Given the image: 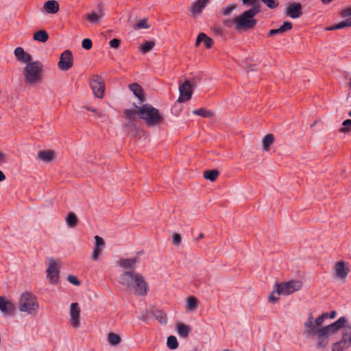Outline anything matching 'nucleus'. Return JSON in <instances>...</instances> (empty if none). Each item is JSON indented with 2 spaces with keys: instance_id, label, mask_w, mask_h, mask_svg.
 <instances>
[{
  "instance_id": "f257e3e1",
  "label": "nucleus",
  "mask_w": 351,
  "mask_h": 351,
  "mask_svg": "<svg viewBox=\"0 0 351 351\" xmlns=\"http://www.w3.org/2000/svg\"><path fill=\"white\" fill-rule=\"evenodd\" d=\"M119 282L128 289L134 290L135 295H145L147 293V282L140 274L125 271L119 276Z\"/></svg>"
},
{
  "instance_id": "f03ea898",
  "label": "nucleus",
  "mask_w": 351,
  "mask_h": 351,
  "mask_svg": "<svg viewBox=\"0 0 351 351\" xmlns=\"http://www.w3.org/2000/svg\"><path fill=\"white\" fill-rule=\"evenodd\" d=\"M244 4L252 5L251 8L243 12L233 20L234 28L237 31L247 30L253 28L256 24L254 16L260 12L258 1H243Z\"/></svg>"
},
{
  "instance_id": "7ed1b4c3",
  "label": "nucleus",
  "mask_w": 351,
  "mask_h": 351,
  "mask_svg": "<svg viewBox=\"0 0 351 351\" xmlns=\"http://www.w3.org/2000/svg\"><path fill=\"white\" fill-rule=\"evenodd\" d=\"M134 106L137 108L136 114L141 119L145 121L147 125L154 127L162 122V115L158 109L154 108L152 105L144 104L141 107L134 105Z\"/></svg>"
},
{
  "instance_id": "20e7f679",
  "label": "nucleus",
  "mask_w": 351,
  "mask_h": 351,
  "mask_svg": "<svg viewBox=\"0 0 351 351\" xmlns=\"http://www.w3.org/2000/svg\"><path fill=\"white\" fill-rule=\"evenodd\" d=\"M18 306L20 311L34 315L38 313L39 304L35 295L24 292L20 296Z\"/></svg>"
},
{
  "instance_id": "39448f33",
  "label": "nucleus",
  "mask_w": 351,
  "mask_h": 351,
  "mask_svg": "<svg viewBox=\"0 0 351 351\" xmlns=\"http://www.w3.org/2000/svg\"><path fill=\"white\" fill-rule=\"evenodd\" d=\"M43 64L39 61L31 62L26 64L23 74L27 84H33L39 82L42 79Z\"/></svg>"
},
{
  "instance_id": "423d86ee",
  "label": "nucleus",
  "mask_w": 351,
  "mask_h": 351,
  "mask_svg": "<svg viewBox=\"0 0 351 351\" xmlns=\"http://www.w3.org/2000/svg\"><path fill=\"white\" fill-rule=\"evenodd\" d=\"M276 287H277V293L278 295H288L300 290L302 287V282L300 280H290L276 284Z\"/></svg>"
},
{
  "instance_id": "0eeeda50",
  "label": "nucleus",
  "mask_w": 351,
  "mask_h": 351,
  "mask_svg": "<svg viewBox=\"0 0 351 351\" xmlns=\"http://www.w3.org/2000/svg\"><path fill=\"white\" fill-rule=\"evenodd\" d=\"M351 346V326H346L343 330L342 339L332 346V351H343Z\"/></svg>"
},
{
  "instance_id": "6e6552de",
  "label": "nucleus",
  "mask_w": 351,
  "mask_h": 351,
  "mask_svg": "<svg viewBox=\"0 0 351 351\" xmlns=\"http://www.w3.org/2000/svg\"><path fill=\"white\" fill-rule=\"evenodd\" d=\"M90 86L95 97L98 98H102L104 97L105 85L101 77L94 75L90 82Z\"/></svg>"
},
{
  "instance_id": "1a4fd4ad",
  "label": "nucleus",
  "mask_w": 351,
  "mask_h": 351,
  "mask_svg": "<svg viewBox=\"0 0 351 351\" xmlns=\"http://www.w3.org/2000/svg\"><path fill=\"white\" fill-rule=\"evenodd\" d=\"M80 305L77 302L72 303L69 307V322L75 328L80 327Z\"/></svg>"
},
{
  "instance_id": "9d476101",
  "label": "nucleus",
  "mask_w": 351,
  "mask_h": 351,
  "mask_svg": "<svg viewBox=\"0 0 351 351\" xmlns=\"http://www.w3.org/2000/svg\"><path fill=\"white\" fill-rule=\"evenodd\" d=\"M73 65V57L71 51L67 49L64 51L60 57L58 63V68L62 71H68Z\"/></svg>"
},
{
  "instance_id": "9b49d317",
  "label": "nucleus",
  "mask_w": 351,
  "mask_h": 351,
  "mask_svg": "<svg viewBox=\"0 0 351 351\" xmlns=\"http://www.w3.org/2000/svg\"><path fill=\"white\" fill-rule=\"evenodd\" d=\"M285 13L291 19H298L302 15V5L297 2L288 3L285 5Z\"/></svg>"
},
{
  "instance_id": "f8f14e48",
  "label": "nucleus",
  "mask_w": 351,
  "mask_h": 351,
  "mask_svg": "<svg viewBox=\"0 0 351 351\" xmlns=\"http://www.w3.org/2000/svg\"><path fill=\"white\" fill-rule=\"evenodd\" d=\"M346 319L344 317H339L336 322L327 326L320 328L321 335H328L330 332H335L341 328L346 327Z\"/></svg>"
},
{
  "instance_id": "ddd939ff",
  "label": "nucleus",
  "mask_w": 351,
  "mask_h": 351,
  "mask_svg": "<svg viewBox=\"0 0 351 351\" xmlns=\"http://www.w3.org/2000/svg\"><path fill=\"white\" fill-rule=\"evenodd\" d=\"M193 88L190 85L189 80H186L179 86L180 97L178 101L184 102L189 100L193 95Z\"/></svg>"
},
{
  "instance_id": "4468645a",
  "label": "nucleus",
  "mask_w": 351,
  "mask_h": 351,
  "mask_svg": "<svg viewBox=\"0 0 351 351\" xmlns=\"http://www.w3.org/2000/svg\"><path fill=\"white\" fill-rule=\"evenodd\" d=\"M47 273V278L51 284H56L58 282L59 279L60 268L53 259L50 260Z\"/></svg>"
},
{
  "instance_id": "2eb2a0df",
  "label": "nucleus",
  "mask_w": 351,
  "mask_h": 351,
  "mask_svg": "<svg viewBox=\"0 0 351 351\" xmlns=\"http://www.w3.org/2000/svg\"><path fill=\"white\" fill-rule=\"evenodd\" d=\"M304 335L306 337H311L317 335L319 334V329L314 323L313 317L312 314H310L308 320L304 324Z\"/></svg>"
},
{
  "instance_id": "dca6fc26",
  "label": "nucleus",
  "mask_w": 351,
  "mask_h": 351,
  "mask_svg": "<svg viewBox=\"0 0 351 351\" xmlns=\"http://www.w3.org/2000/svg\"><path fill=\"white\" fill-rule=\"evenodd\" d=\"M0 311L4 316H10L13 315L15 308L12 302L0 297Z\"/></svg>"
},
{
  "instance_id": "f3484780",
  "label": "nucleus",
  "mask_w": 351,
  "mask_h": 351,
  "mask_svg": "<svg viewBox=\"0 0 351 351\" xmlns=\"http://www.w3.org/2000/svg\"><path fill=\"white\" fill-rule=\"evenodd\" d=\"M16 60L22 63H30L32 60V56L25 52L23 47H18L14 51Z\"/></svg>"
},
{
  "instance_id": "a211bd4d",
  "label": "nucleus",
  "mask_w": 351,
  "mask_h": 351,
  "mask_svg": "<svg viewBox=\"0 0 351 351\" xmlns=\"http://www.w3.org/2000/svg\"><path fill=\"white\" fill-rule=\"evenodd\" d=\"M104 16L103 5L99 4L97 10L93 11L87 15V19L91 23H97Z\"/></svg>"
},
{
  "instance_id": "6ab92c4d",
  "label": "nucleus",
  "mask_w": 351,
  "mask_h": 351,
  "mask_svg": "<svg viewBox=\"0 0 351 351\" xmlns=\"http://www.w3.org/2000/svg\"><path fill=\"white\" fill-rule=\"evenodd\" d=\"M335 272L338 278L344 279L347 276L349 269L346 266L343 261L338 262L335 265Z\"/></svg>"
},
{
  "instance_id": "aec40b11",
  "label": "nucleus",
  "mask_w": 351,
  "mask_h": 351,
  "mask_svg": "<svg viewBox=\"0 0 351 351\" xmlns=\"http://www.w3.org/2000/svg\"><path fill=\"white\" fill-rule=\"evenodd\" d=\"M208 1H195L192 3L190 12L193 16H196L199 14L203 9L206 6Z\"/></svg>"
},
{
  "instance_id": "412c9836",
  "label": "nucleus",
  "mask_w": 351,
  "mask_h": 351,
  "mask_svg": "<svg viewBox=\"0 0 351 351\" xmlns=\"http://www.w3.org/2000/svg\"><path fill=\"white\" fill-rule=\"evenodd\" d=\"M292 28V23L289 21L284 22L283 25L278 29H270L268 35L269 36H274L277 34H282Z\"/></svg>"
},
{
  "instance_id": "4be33fe9",
  "label": "nucleus",
  "mask_w": 351,
  "mask_h": 351,
  "mask_svg": "<svg viewBox=\"0 0 351 351\" xmlns=\"http://www.w3.org/2000/svg\"><path fill=\"white\" fill-rule=\"evenodd\" d=\"M60 9L58 1H46L43 7V10L46 14H55Z\"/></svg>"
},
{
  "instance_id": "5701e85b",
  "label": "nucleus",
  "mask_w": 351,
  "mask_h": 351,
  "mask_svg": "<svg viewBox=\"0 0 351 351\" xmlns=\"http://www.w3.org/2000/svg\"><path fill=\"white\" fill-rule=\"evenodd\" d=\"M138 262V258L134 257L132 258L121 259L119 261L120 267L127 269H134L136 267V264Z\"/></svg>"
},
{
  "instance_id": "b1692460",
  "label": "nucleus",
  "mask_w": 351,
  "mask_h": 351,
  "mask_svg": "<svg viewBox=\"0 0 351 351\" xmlns=\"http://www.w3.org/2000/svg\"><path fill=\"white\" fill-rule=\"evenodd\" d=\"M201 42H203L207 48H210L213 45V40L210 37L207 36L204 33H200L196 40L195 45L198 46Z\"/></svg>"
},
{
  "instance_id": "393cba45",
  "label": "nucleus",
  "mask_w": 351,
  "mask_h": 351,
  "mask_svg": "<svg viewBox=\"0 0 351 351\" xmlns=\"http://www.w3.org/2000/svg\"><path fill=\"white\" fill-rule=\"evenodd\" d=\"M176 329L178 334L183 338H186L191 331L190 327L183 323L178 324Z\"/></svg>"
},
{
  "instance_id": "a878e982",
  "label": "nucleus",
  "mask_w": 351,
  "mask_h": 351,
  "mask_svg": "<svg viewBox=\"0 0 351 351\" xmlns=\"http://www.w3.org/2000/svg\"><path fill=\"white\" fill-rule=\"evenodd\" d=\"M130 90L134 93V95L138 98L141 101H144L143 95V89L142 88L137 84L134 83L130 85Z\"/></svg>"
},
{
  "instance_id": "bb28decb",
  "label": "nucleus",
  "mask_w": 351,
  "mask_h": 351,
  "mask_svg": "<svg viewBox=\"0 0 351 351\" xmlns=\"http://www.w3.org/2000/svg\"><path fill=\"white\" fill-rule=\"evenodd\" d=\"M33 38L36 41L45 43L49 39V35L45 30L41 29L34 34Z\"/></svg>"
},
{
  "instance_id": "cd10ccee",
  "label": "nucleus",
  "mask_w": 351,
  "mask_h": 351,
  "mask_svg": "<svg viewBox=\"0 0 351 351\" xmlns=\"http://www.w3.org/2000/svg\"><path fill=\"white\" fill-rule=\"evenodd\" d=\"M38 156L40 160L47 162L53 159V153L50 150L40 151L38 152Z\"/></svg>"
},
{
  "instance_id": "c85d7f7f",
  "label": "nucleus",
  "mask_w": 351,
  "mask_h": 351,
  "mask_svg": "<svg viewBox=\"0 0 351 351\" xmlns=\"http://www.w3.org/2000/svg\"><path fill=\"white\" fill-rule=\"evenodd\" d=\"M198 306V300L193 296H190L187 298L186 309L189 311H195Z\"/></svg>"
},
{
  "instance_id": "c756f323",
  "label": "nucleus",
  "mask_w": 351,
  "mask_h": 351,
  "mask_svg": "<svg viewBox=\"0 0 351 351\" xmlns=\"http://www.w3.org/2000/svg\"><path fill=\"white\" fill-rule=\"evenodd\" d=\"M350 27H351V26H350V24L349 22V19H347L343 20L337 24H335L330 27H328L326 29L329 30V31H332V30H337V29H343V28Z\"/></svg>"
},
{
  "instance_id": "7c9ffc66",
  "label": "nucleus",
  "mask_w": 351,
  "mask_h": 351,
  "mask_svg": "<svg viewBox=\"0 0 351 351\" xmlns=\"http://www.w3.org/2000/svg\"><path fill=\"white\" fill-rule=\"evenodd\" d=\"M274 141V136L271 134H267L263 139V147L265 151H268L269 147L272 145Z\"/></svg>"
},
{
  "instance_id": "2f4dec72",
  "label": "nucleus",
  "mask_w": 351,
  "mask_h": 351,
  "mask_svg": "<svg viewBox=\"0 0 351 351\" xmlns=\"http://www.w3.org/2000/svg\"><path fill=\"white\" fill-rule=\"evenodd\" d=\"M219 174V173L217 169L206 170L204 172V177L205 179L213 182L217 178Z\"/></svg>"
},
{
  "instance_id": "473e14b6",
  "label": "nucleus",
  "mask_w": 351,
  "mask_h": 351,
  "mask_svg": "<svg viewBox=\"0 0 351 351\" xmlns=\"http://www.w3.org/2000/svg\"><path fill=\"white\" fill-rule=\"evenodd\" d=\"M66 221L68 226H69L70 228H74L76 226L78 222V219L75 214L71 212L67 215Z\"/></svg>"
},
{
  "instance_id": "72a5a7b5",
  "label": "nucleus",
  "mask_w": 351,
  "mask_h": 351,
  "mask_svg": "<svg viewBox=\"0 0 351 351\" xmlns=\"http://www.w3.org/2000/svg\"><path fill=\"white\" fill-rule=\"evenodd\" d=\"M108 341L112 346H117L121 341V337L114 332H110L108 335Z\"/></svg>"
},
{
  "instance_id": "f704fd0d",
  "label": "nucleus",
  "mask_w": 351,
  "mask_h": 351,
  "mask_svg": "<svg viewBox=\"0 0 351 351\" xmlns=\"http://www.w3.org/2000/svg\"><path fill=\"white\" fill-rule=\"evenodd\" d=\"M319 332H320V328L319 329ZM328 335H321L320 332L317 335L318 337V342L317 344V348H322L327 346L328 344Z\"/></svg>"
},
{
  "instance_id": "c9c22d12",
  "label": "nucleus",
  "mask_w": 351,
  "mask_h": 351,
  "mask_svg": "<svg viewBox=\"0 0 351 351\" xmlns=\"http://www.w3.org/2000/svg\"><path fill=\"white\" fill-rule=\"evenodd\" d=\"M154 45L153 41H146L141 45L140 49L143 53H145L150 51L154 48Z\"/></svg>"
},
{
  "instance_id": "e433bc0d",
  "label": "nucleus",
  "mask_w": 351,
  "mask_h": 351,
  "mask_svg": "<svg viewBox=\"0 0 351 351\" xmlns=\"http://www.w3.org/2000/svg\"><path fill=\"white\" fill-rule=\"evenodd\" d=\"M167 345L169 348L174 350L178 348V342L176 337L170 336L167 339Z\"/></svg>"
},
{
  "instance_id": "4c0bfd02",
  "label": "nucleus",
  "mask_w": 351,
  "mask_h": 351,
  "mask_svg": "<svg viewBox=\"0 0 351 351\" xmlns=\"http://www.w3.org/2000/svg\"><path fill=\"white\" fill-rule=\"evenodd\" d=\"M193 114L203 117H210L213 115V113L209 111L206 110L204 108H199L195 110L193 112Z\"/></svg>"
},
{
  "instance_id": "58836bf2",
  "label": "nucleus",
  "mask_w": 351,
  "mask_h": 351,
  "mask_svg": "<svg viewBox=\"0 0 351 351\" xmlns=\"http://www.w3.org/2000/svg\"><path fill=\"white\" fill-rule=\"evenodd\" d=\"M154 315L155 318L158 319L161 324H165L167 322V315L163 312L157 311L154 313Z\"/></svg>"
},
{
  "instance_id": "ea45409f",
  "label": "nucleus",
  "mask_w": 351,
  "mask_h": 351,
  "mask_svg": "<svg viewBox=\"0 0 351 351\" xmlns=\"http://www.w3.org/2000/svg\"><path fill=\"white\" fill-rule=\"evenodd\" d=\"M343 128L339 129V132L346 133L351 130V120L346 119L342 123Z\"/></svg>"
},
{
  "instance_id": "a19ab883",
  "label": "nucleus",
  "mask_w": 351,
  "mask_h": 351,
  "mask_svg": "<svg viewBox=\"0 0 351 351\" xmlns=\"http://www.w3.org/2000/svg\"><path fill=\"white\" fill-rule=\"evenodd\" d=\"M340 15L343 18L348 17L349 22L351 26V6L341 10L340 12Z\"/></svg>"
},
{
  "instance_id": "79ce46f5",
  "label": "nucleus",
  "mask_w": 351,
  "mask_h": 351,
  "mask_svg": "<svg viewBox=\"0 0 351 351\" xmlns=\"http://www.w3.org/2000/svg\"><path fill=\"white\" fill-rule=\"evenodd\" d=\"M123 113H124V115L125 116V117L128 120H135L136 114H136V111H133V110H129V109L125 110Z\"/></svg>"
},
{
  "instance_id": "37998d69",
  "label": "nucleus",
  "mask_w": 351,
  "mask_h": 351,
  "mask_svg": "<svg viewBox=\"0 0 351 351\" xmlns=\"http://www.w3.org/2000/svg\"><path fill=\"white\" fill-rule=\"evenodd\" d=\"M103 250V248L95 247L93 249V252L92 254V259L94 261H96L98 259L99 256H100L101 252Z\"/></svg>"
},
{
  "instance_id": "c03bdc74",
  "label": "nucleus",
  "mask_w": 351,
  "mask_h": 351,
  "mask_svg": "<svg viewBox=\"0 0 351 351\" xmlns=\"http://www.w3.org/2000/svg\"><path fill=\"white\" fill-rule=\"evenodd\" d=\"M82 46L86 50L90 49L93 46L92 40L89 38H84L82 42Z\"/></svg>"
},
{
  "instance_id": "a18cd8bd",
  "label": "nucleus",
  "mask_w": 351,
  "mask_h": 351,
  "mask_svg": "<svg viewBox=\"0 0 351 351\" xmlns=\"http://www.w3.org/2000/svg\"><path fill=\"white\" fill-rule=\"evenodd\" d=\"M236 6L234 4L229 5L222 9V13L225 16L229 15L234 9Z\"/></svg>"
},
{
  "instance_id": "49530a36",
  "label": "nucleus",
  "mask_w": 351,
  "mask_h": 351,
  "mask_svg": "<svg viewBox=\"0 0 351 351\" xmlns=\"http://www.w3.org/2000/svg\"><path fill=\"white\" fill-rule=\"evenodd\" d=\"M189 80V82H190V85L193 88H195L197 85L201 81V76L200 75H197V76H195L194 77L191 78V80Z\"/></svg>"
},
{
  "instance_id": "de8ad7c7",
  "label": "nucleus",
  "mask_w": 351,
  "mask_h": 351,
  "mask_svg": "<svg viewBox=\"0 0 351 351\" xmlns=\"http://www.w3.org/2000/svg\"><path fill=\"white\" fill-rule=\"evenodd\" d=\"M95 247L104 248V244H105L104 240L99 236H95Z\"/></svg>"
},
{
  "instance_id": "09e8293b",
  "label": "nucleus",
  "mask_w": 351,
  "mask_h": 351,
  "mask_svg": "<svg viewBox=\"0 0 351 351\" xmlns=\"http://www.w3.org/2000/svg\"><path fill=\"white\" fill-rule=\"evenodd\" d=\"M149 26L147 25V19H143L136 24V29H147Z\"/></svg>"
},
{
  "instance_id": "8fccbe9b",
  "label": "nucleus",
  "mask_w": 351,
  "mask_h": 351,
  "mask_svg": "<svg viewBox=\"0 0 351 351\" xmlns=\"http://www.w3.org/2000/svg\"><path fill=\"white\" fill-rule=\"evenodd\" d=\"M67 280L69 282H71L73 285H80V282L77 280V278L75 276H73V275L69 276L67 278Z\"/></svg>"
},
{
  "instance_id": "3c124183",
  "label": "nucleus",
  "mask_w": 351,
  "mask_h": 351,
  "mask_svg": "<svg viewBox=\"0 0 351 351\" xmlns=\"http://www.w3.org/2000/svg\"><path fill=\"white\" fill-rule=\"evenodd\" d=\"M278 294L277 293V291L276 292H273L269 296L268 300L269 302H275L279 300Z\"/></svg>"
},
{
  "instance_id": "603ef678",
  "label": "nucleus",
  "mask_w": 351,
  "mask_h": 351,
  "mask_svg": "<svg viewBox=\"0 0 351 351\" xmlns=\"http://www.w3.org/2000/svg\"><path fill=\"white\" fill-rule=\"evenodd\" d=\"M181 236L180 234H174V235L173 236V243L175 245H178L180 244L181 243Z\"/></svg>"
},
{
  "instance_id": "864d4df0",
  "label": "nucleus",
  "mask_w": 351,
  "mask_h": 351,
  "mask_svg": "<svg viewBox=\"0 0 351 351\" xmlns=\"http://www.w3.org/2000/svg\"><path fill=\"white\" fill-rule=\"evenodd\" d=\"M120 44V40L117 38H113L110 41V46L112 48L117 49L119 47Z\"/></svg>"
},
{
  "instance_id": "5fc2aeb1",
  "label": "nucleus",
  "mask_w": 351,
  "mask_h": 351,
  "mask_svg": "<svg viewBox=\"0 0 351 351\" xmlns=\"http://www.w3.org/2000/svg\"><path fill=\"white\" fill-rule=\"evenodd\" d=\"M126 128H130L132 130H136V125L134 123V120H128V123L125 124Z\"/></svg>"
},
{
  "instance_id": "6e6d98bb",
  "label": "nucleus",
  "mask_w": 351,
  "mask_h": 351,
  "mask_svg": "<svg viewBox=\"0 0 351 351\" xmlns=\"http://www.w3.org/2000/svg\"><path fill=\"white\" fill-rule=\"evenodd\" d=\"M270 8H275L278 5V1H263Z\"/></svg>"
},
{
  "instance_id": "4d7b16f0",
  "label": "nucleus",
  "mask_w": 351,
  "mask_h": 351,
  "mask_svg": "<svg viewBox=\"0 0 351 351\" xmlns=\"http://www.w3.org/2000/svg\"><path fill=\"white\" fill-rule=\"evenodd\" d=\"M324 320V319H323V317H321V316H319V317H318L315 319V321L314 322V323L315 324V325H316L317 326H321V325L323 324Z\"/></svg>"
},
{
  "instance_id": "13d9d810",
  "label": "nucleus",
  "mask_w": 351,
  "mask_h": 351,
  "mask_svg": "<svg viewBox=\"0 0 351 351\" xmlns=\"http://www.w3.org/2000/svg\"><path fill=\"white\" fill-rule=\"evenodd\" d=\"M5 162V154L0 152V165Z\"/></svg>"
},
{
  "instance_id": "bf43d9fd",
  "label": "nucleus",
  "mask_w": 351,
  "mask_h": 351,
  "mask_svg": "<svg viewBox=\"0 0 351 351\" xmlns=\"http://www.w3.org/2000/svg\"><path fill=\"white\" fill-rule=\"evenodd\" d=\"M5 176L4 175V173L1 171H0V182L5 180Z\"/></svg>"
},
{
  "instance_id": "052dcab7",
  "label": "nucleus",
  "mask_w": 351,
  "mask_h": 351,
  "mask_svg": "<svg viewBox=\"0 0 351 351\" xmlns=\"http://www.w3.org/2000/svg\"><path fill=\"white\" fill-rule=\"evenodd\" d=\"M335 316H336V311H332L330 313V315H329L330 318L333 319L335 317Z\"/></svg>"
},
{
  "instance_id": "680f3d73",
  "label": "nucleus",
  "mask_w": 351,
  "mask_h": 351,
  "mask_svg": "<svg viewBox=\"0 0 351 351\" xmlns=\"http://www.w3.org/2000/svg\"><path fill=\"white\" fill-rule=\"evenodd\" d=\"M320 316L322 317L324 319H325L328 316V313H324L322 314Z\"/></svg>"
},
{
  "instance_id": "e2e57ef3",
  "label": "nucleus",
  "mask_w": 351,
  "mask_h": 351,
  "mask_svg": "<svg viewBox=\"0 0 351 351\" xmlns=\"http://www.w3.org/2000/svg\"><path fill=\"white\" fill-rule=\"evenodd\" d=\"M203 237H204V234L203 233H200L199 237H198V239H202Z\"/></svg>"
},
{
  "instance_id": "0e129e2a",
  "label": "nucleus",
  "mask_w": 351,
  "mask_h": 351,
  "mask_svg": "<svg viewBox=\"0 0 351 351\" xmlns=\"http://www.w3.org/2000/svg\"><path fill=\"white\" fill-rule=\"evenodd\" d=\"M90 110H91L92 112H95L96 110L95 109H89Z\"/></svg>"
},
{
  "instance_id": "69168bd1",
  "label": "nucleus",
  "mask_w": 351,
  "mask_h": 351,
  "mask_svg": "<svg viewBox=\"0 0 351 351\" xmlns=\"http://www.w3.org/2000/svg\"><path fill=\"white\" fill-rule=\"evenodd\" d=\"M348 115L351 117V110L348 112Z\"/></svg>"
},
{
  "instance_id": "338daca9",
  "label": "nucleus",
  "mask_w": 351,
  "mask_h": 351,
  "mask_svg": "<svg viewBox=\"0 0 351 351\" xmlns=\"http://www.w3.org/2000/svg\"><path fill=\"white\" fill-rule=\"evenodd\" d=\"M223 351H232V350H228V349H226V350H223Z\"/></svg>"
},
{
  "instance_id": "774afa93",
  "label": "nucleus",
  "mask_w": 351,
  "mask_h": 351,
  "mask_svg": "<svg viewBox=\"0 0 351 351\" xmlns=\"http://www.w3.org/2000/svg\"><path fill=\"white\" fill-rule=\"evenodd\" d=\"M350 90H351V81L350 82Z\"/></svg>"
}]
</instances>
